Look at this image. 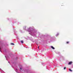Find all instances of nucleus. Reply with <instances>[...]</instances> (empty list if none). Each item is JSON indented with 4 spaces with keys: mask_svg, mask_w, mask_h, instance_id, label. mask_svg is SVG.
<instances>
[{
    "mask_svg": "<svg viewBox=\"0 0 73 73\" xmlns=\"http://www.w3.org/2000/svg\"><path fill=\"white\" fill-rule=\"evenodd\" d=\"M23 29L24 30L28 31L29 32V34L30 35H33V34L32 33L33 32L35 31L33 27H30L29 28H27V26H25L23 27Z\"/></svg>",
    "mask_w": 73,
    "mask_h": 73,
    "instance_id": "obj_1",
    "label": "nucleus"
},
{
    "mask_svg": "<svg viewBox=\"0 0 73 73\" xmlns=\"http://www.w3.org/2000/svg\"><path fill=\"white\" fill-rule=\"evenodd\" d=\"M34 29H35V31L31 33H32L33 35H32V34H31V36H33V37H37V35H38V36H39L40 35V33L38 32V31L35 28V27H34Z\"/></svg>",
    "mask_w": 73,
    "mask_h": 73,
    "instance_id": "obj_2",
    "label": "nucleus"
},
{
    "mask_svg": "<svg viewBox=\"0 0 73 73\" xmlns=\"http://www.w3.org/2000/svg\"><path fill=\"white\" fill-rule=\"evenodd\" d=\"M53 39V36H50L49 38V40H50V41H52Z\"/></svg>",
    "mask_w": 73,
    "mask_h": 73,
    "instance_id": "obj_3",
    "label": "nucleus"
},
{
    "mask_svg": "<svg viewBox=\"0 0 73 73\" xmlns=\"http://www.w3.org/2000/svg\"><path fill=\"white\" fill-rule=\"evenodd\" d=\"M72 61L70 62H69V63L68 64V65H71V64H72Z\"/></svg>",
    "mask_w": 73,
    "mask_h": 73,
    "instance_id": "obj_4",
    "label": "nucleus"
},
{
    "mask_svg": "<svg viewBox=\"0 0 73 73\" xmlns=\"http://www.w3.org/2000/svg\"><path fill=\"white\" fill-rule=\"evenodd\" d=\"M31 40L33 42H36V41H35V40H34V39H31Z\"/></svg>",
    "mask_w": 73,
    "mask_h": 73,
    "instance_id": "obj_5",
    "label": "nucleus"
},
{
    "mask_svg": "<svg viewBox=\"0 0 73 73\" xmlns=\"http://www.w3.org/2000/svg\"><path fill=\"white\" fill-rule=\"evenodd\" d=\"M59 35V33H57V34H56V37H57V36H58Z\"/></svg>",
    "mask_w": 73,
    "mask_h": 73,
    "instance_id": "obj_6",
    "label": "nucleus"
},
{
    "mask_svg": "<svg viewBox=\"0 0 73 73\" xmlns=\"http://www.w3.org/2000/svg\"><path fill=\"white\" fill-rule=\"evenodd\" d=\"M51 48H52L53 49H55L54 47H53V46H51Z\"/></svg>",
    "mask_w": 73,
    "mask_h": 73,
    "instance_id": "obj_7",
    "label": "nucleus"
},
{
    "mask_svg": "<svg viewBox=\"0 0 73 73\" xmlns=\"http://www.w3.org/2000/svg\"><path fill=\"white\" fill-rule=\"evenodd\" d=\"M15 71H16V72H18V70L17 69H15Z\"/></svg>",
    "mask_w": 73,
    "mask_h": 73,
    "instance_id": "obj_8",
    "label": "nucleus"
},
{
    "mask_svg": "<svg viewBox=\"0 0 73 73\" xmlns=\"http://www.w3.org/2000/svg\"><path fill=\"white\" fill-rule=\"evenodd\" d=\"M20 32H21V33H23V31H22L21 30H20Z\"/></svg>",
    "mask_w": 73,
    "mask_h": 73,
    "instance_id": "obj_9",
    "label": "nucleus"
},
{
    "mask_svg": "<svg viewBox=\"0 0 73 73\" xmlns=\"http://www.w3.org/2000/svg\"><path fill=\"white\" fill-rule=\"evenodd\" d=\"M21 43H22V44H23V40H21Z\"/></svg>",
    "mask_w": 73,
    "mask_h": 73,
    "instance_id": "obj_10",
    "label": "nucleus"
},
{
    "mask_svg": "<svg viewBox=\"0 0 73 73\" xmlns=\"http://www.w3.org/2000/svg\"><path fill=\"white\" fill-rule=\"evenodd\" d=\"M11 45H15V44L13 43H11Z\"/></svg>",
    "mask_w": 73,
    "mask_h": 73,
    "instance_id": "obj_11",
    "label": "nucleus"
},
{
    "mask_svg": "<svg viewBox=\"0 0 73 73\" xmlns=\"http://www.w3.org/2000/svg\"><path fill=\"white\" fill-rule=\"evenodd\" d=\"M69 70L70 71V72H72V70H71V69H69Z\"/></svg>",
    "mask_w": 73,
    "mask_h": 73,
    "instance_id": "obj_12",
    "label": "nucleus"
},
{
    "mask_svg": "<svg viewBox=\"0 0 73 73\" xmlns=\"http://www.w3.org/2000/svg\"><path fill=\"white\" fill-rule=\"evenodd\" d=\"M7 19L8 20H9V18H7Z\"/></svg>",
    "mask_w": 73,
    "mask_h": 73,
    "instance_id": "obj_13",
    "label": "nucleus"
},
{
    "mask_svg": "<svg viewBox=\"0 0 73 73\" xmlns=\"http://www.w3.org/2000/svg\"><path fill=\"white\" fill-rule=\"evenodd\" d=\"M66 69V67H64V69L65 70V69Z\"/></svg>",
    "mask_w": 73,
    "mask_h": 73,
    "instance_id": "obj_14",
    "label": "nucleus"
},
{
    "mask_svg": "<svg viewBox=\"0 0 73 73\" xmlns=\"http://www.w3.org/2000/svg\"><path fill=\"white\" fill-rule=\"evenodd\" d=\"M67 44H68L69 43V42H66Z\"/></svg>",
    "mask_w": 73,
    "mask_h": 73,
    "instance_id": "obj_15",
    "label": "nucleus"
},
{
    "mask_svg": "<svg viewBox=\"0 0 73 73\" xmlns=\"http://www.w3.org/2000/svg\"><path fill=\"white\" fill-rule=\"evenodd\" d=\"M20 70H21L22 69V68H20Z\"/></svg>",
    "mask_w": 73,
    "mask_h": 73,
    "instance_id": "obj_16",
    "label": "nucleus"
},
{
    "mask_svg": "<svg viewBox=\"0 0 73 73\" xmlns=\"http://www.w3.org/2000/svg\"><path fill=\"white\" fill-rule=\"evenodd\" d=\"M1 50V48L0 47V52H1V50Z\"/></svg>",
    "mask_w": 73,
    "mask_h": 73,
    "instance_id": "obj_17",
    "label": "nucleus"
},
{
    "mask_svg": "<svg viewBox=\"0 0 73 73\" xmlns=\"http://www.w3.org/2000/svg\"><path fill=\"white\" fill-rule=\"evenodd\" d=\"M5 57L7 59V57H6V56H5Z\"/></svg>",
    "mask_w": 73,
    "mask_h": 73,
    "instance_id": "obj_18",
    "label": "nucleus"
},
{
    "mask_svg": "<svg viewBox=\"0 0 73 73\" xmlns=\"http://www.w3.org/2000/svg\"><path fill=\"white\" fill-rule=\"evenodd\" d=\"M9 62V64H10V62Z\"/></svg>",
    "mask_w": 73,
    "mask_h": 73,
    "instance_id": "obj_19",
    "label": "nucleus"
},
{
    "mask_svg": "<svg viewBox=\"0 0 73 73\" xmlns=\"http://www.w3.org/2000/svg\"><path fill=\"white\" fill-rule=\"evenodd\" d=\"M38 48H39V47H38Z\"/></svg>",
    "mask_w": 73,
    "mask_h": 73,
    "instance_id": "obj_20",
    "label": "nucleus"
},
{
    "mask_svg": "<svg viewBox=\"0 0 73 73\" xmlns=\"http://www.w3.org/2000/svg\"><path fill=\"white\" fill-rule=\"evenodd\" d=\"M14 32V33H15V31Z\"/></svg>",
    "mask_w": 73,
    "mask_h": 73,
    "instance_id": "obj_21",
    "label": "nucleus"
}]
</instances>
